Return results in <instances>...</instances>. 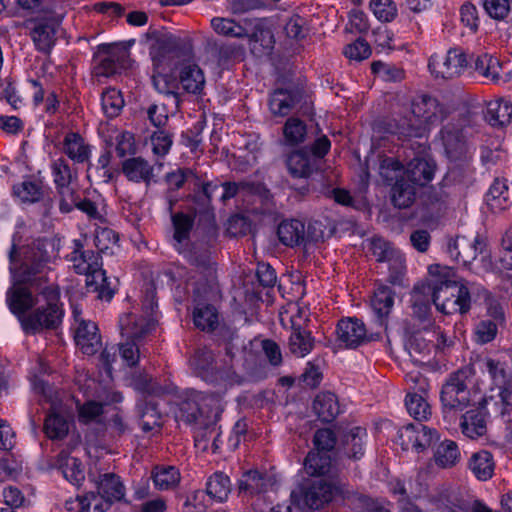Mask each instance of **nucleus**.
Here are the masks:
<instances>
[{
	"instance_id": "obj_1",
	"label": "nucleus",
	"mask_w": 512,
	"mask_h": 512,
	"mask_svg": "<svg viewBox=\"0 0 512 512\" xmlns=\"http://www.w3.org/2000/svg\"><path fill=\"white\" fill-rule=\"evenodd\" d=\"M411 117L395 120L392 133L401 138H420L424 136L429 125L442 122L449 115V109L437 98L429 94H419L411 101Z\"/></svg>"
},
{
	"instance_id": "obj_2",
	"label": "nucleus",
	"mask_w": 512,
	"mask_h": 512,
	"mask_svg": "<svg viewBox=\"0 0 512 512\" xmlns=\"http://www.w3.org/2000/svg\"><path fill=\"white\" fill-rule=\"evenodd\" d=\"M11 278L29 283L38 292L49 281L52 257L41 243H34L19 254L15 245L9 252Z\"/></svg>"
},
{
	"instance_id": "obj_3",
	"label": "nucleus",
	"mask_w": 512,
	"mask_h": 512,
	"mask_svg": "<svg viewBox=\"0 0 512 512\" xmlns=\"http://www.w3.org/2000/svg\"><path fill=\"white\" fill-rule=\"evenodd\" d=\"M222 411L220 395L194 393L181 401L176 418L197 429V437L206 438L208 432L215 431Z\"/></svg>"
},
{
	"instance_id": "obj_4",
	"label": "nucleus",
	"mask_w": 512,
	"mask_h": 512,
	"mask_svg": "<svg viewBox=\"0 0 512 512\" xmlns=\"http://www.w3.org/2000/svg\"><path fill=\"white\" fill-rule=\"evenodd\" d=\"M473 375L472 368L464 367L451 373L443 383L440 402L444 419L449 423L456 422L459 414L475 404L480 396L470 389Z\"/></svg>"
},
{
	"instance_id": "obj_5",
	"label": "nucleus",
	"mask_w": 512,
	"mask_h": 512,
	"mask_svg": "<svg viewBox=\"0 0 512 512\" xmlns=\"http://www.w3.org/2000/svg\"><path fill=\"white\" fill-rule=\"evenodd\" d=\"M73 250L67 255V260L75 273L86 276V285L93 287L99 293V298L110 300L114 295L106 272L102 269L99 253L85 250L80 240L73 241Z\"/></svg>"
},
{
	"instance_id": "obj_6",
	"label": "nucleus",
	"mask_w": 512,
	"mask_h": 512,
	"mask_svg": "<svg viewBox=\"0 0 512 512\" xmlns=\"http://www.w3.org/2000/svg\"><path fill=\"white\" fill-rule=\"evenodd\" d=\"M419 290L428 293L437 310L444 314H464L470 309L469 290L456 281L432 278L419 284Z\"/></svg>"
},
{
	"instance_id": "obj_7",
	"label": "nucleus",
	"mask_w": 512,
	"mask_h": 512,
	"mask_svg": "<svg viewBox=\"0 0 512 512\" xmlns=\"http://www.w3.org/2000/svg\"><path fill=\"white\" fill-rule=\"evenodd\" d=\"M44 301L22 319V328L26 333L36 334L43 330L57 329L64 316L60 301V289L57 284H49L38 292Z\"/></svg>"
},
{
	"instance_id": "obj_8",
	"label": "nucleus",
	"mask_w": 512,
	"mask_h": 512,
	"mask_svg": "<svg viewBox=\"0 0 512 512\" xmlns=\"http://www.w3.org/2000/svg\"><path fill=\"white\" fill-rule=\"evenodd\" d=\"M154 68L173 70L193 58L191 41L172 34L157 37L150 46Z\"/></svg>"
},
{
	"instance_id": "obj_9",
	"label": "nucleus",
	"mask_w": 512,
	"mask_h": 512,
	"mask_svg": "<svg viewBox=\"0 0 512 512\" xmlns=\"http://www.w3.org/2000/svg\"><path fill=\"white\" fill-rule=\"evenodd\" d=\"M214 31L226 37H248L249 47L254 55L261 56L270 53L272 49V35L269 31L259 29L249 34L240 24L229 18L216 17L211 20Z\"/></svg>"
},
{
	"instance_id": "obj_10",
	"label": "nucleus",
	"mask_w": 512,
	"mask_h": 512,
	"mask_svg": "<svg viewBox=\"0 0 512 512\" xmlns=\"http://www.w3.org/2000/svg\"><path fill=\"white\" fill-rule=\"evenodd\" d=\"M280 242L289 247L303 246L308 251L310 246L323 239L320 224H305L297 219L282 221L277 230Z\"/></svg>"
},
{
	"instance_id": "obj_11",
	"label": "nucleus",
	"mask_w": 512,
	"mask_h": 512,
	"mask_svg": "<svg viewBox=\"0 0 512 512\" xmlns=\"http://www.w3.org/2000/svg\"><path fill=\"white\" fill-rule=\"evenodd\" d=\"M428 66L436 77L453 79L464 72L468 66V59L462 49L452 48L445 55L431 56Z\"/></svg>"
},
{
	"instance_id": "obj_12",
	"label": "nucleus",
	"mask_w": 512,
	"mask_h": 512,
	"mask_svg": "<svg viewBox=\"0 0 512 512\" xmlns=\"http://www.w3.org/2000/svg\"><path fill=\"white\" fill-rule=\"evenodd\" d=\"M64 9L60 8L55 12L47 13L42 19L33 21L30 31L31 38L37 50L48 53L56 42V32L60 26Z\"/></svg>"
},
{
	"instance_id": "obj_13",
	"label": "nucleus",
	"mask_w": 512,
	"mask_h": 512,
	"mask_svg": "<svg viewBox=\"0 0 512 512\" xmlns=\"http://www.w3.org/2000/svg\"><path fill=\"white\" fill-rule=\"evenodd\" d=\"M487 240L476 234L473 237L456 236L450 239L447 251L457 262L464 265L472 263L478 255L487 254Z\"/></svg>"
},
{
	"instance_id": "obj_14",
	"label": "nucleus",
	"mask_w": 512,
	"mask_h": 512,
	"mask_svg": "<svg viewBox=\"0 0 512 512\" xmlns=\"http://www.w3.org/2000/svg\"><path fill=\"white\" fill-rule=\"evenodd\" d=\"M29 283L12 279V284L6 292V303L9 310L17 316L22 324L32 308L39 302V295H34Z\"/></svg>"
},
{
	"instance_id": "obj_15",
	"label": "nucleus",
	"mask_w": 512,
	"mask_h": 512,
	"mask_svg": "<svg viewBox=\"0 0 512 512\" xmlns=\"http://www.w3.org/2000/svg\"><path fill=\"white\" fill-rule=\"evenodd\" d=\"M471 407L465 409V413H460V427L462 433L471 439L483 436L487 431L486 426V403L483 396H479Z\"/></svg>"
},
{
	"instance_id": "obj_16",
	"label": "nucleus",
	"mask_w": 512,
	"mask_h": 512,
	"mask_svg": "<svg viewBox=\"0 0 512 512\" xmlns=\"http://www.w3.org/2000/svg\"><path fill=\"white\" fill-rule=\"evenodd\" d=\"M191 365L207 382H217L232 376V365L229 369L223 370L222 366L217 365L213 352L207 348H200L195 352Z\"/></svg>"
},
{
	"instance_id": "obj_17",
	"label": "nucleus",
	"mask_w": 512,
	"mask_h": 512,
	"mask_svg": "<svg viewBox=\"0 0 512 512\" xmlns=\"http://www.w3.org/2000/svg\"><path fill=\"white\" fill-rule=\"evenodd\" d=\"M155 326V320L147 311L145 316L129 312L119 318L120 333L123 339L142 341L155 329Z\"/></svg>"
},
{
	"instance_id": "obj_18",
	"label": "nucleus",
	"mask_w": 512,
	"mask_h": 512,
	"mask_svg": "<svg viewBox=\"0 0 512 512\" xmlns=\"http://www.w3.org/2000/svg\"><path fill=\"white\" fill-rule=\"evenodd\" d=\"M343 486L324 479L314 481L303 493V501L311 509H319L330 502L336 494L343 493Z\"/></svg>"
},
{
	"instance_id": "obj_19",
	"label": "nucleus",
	"mask_w": 512,
	"mask_h": 512,
	"mask_svg": "<svg viewBox=\"0 0 512 512\" xmlns=\"http://www.w3.org/2000/svg\"><path fill=\"white\" fill-rule=\"evenodd\" d=\"M336 334L338 342L350 349L370 340L364 323L357 318L341 319L337 324Z\"/></svg>"
},
{
	"instance_id": "obj_20",
	"label": "nucleus",
	"mask_w": 512,
	"mask_h": 512,
	"mask_svg": "<svg viewBox=\"0 0 512 512\" xmlns=\"http://www.w3.org/2000/svg\"><path fill=\"white\" fill-rule=\"evenodd\" d=\"M426 334L430 331H418L413 333L406 342V350L411 360L418 365H426L430 363L435 348L433 341L426 338Z\"/></svg>"
},
{
	"instance_id": "obj_21",
	"label": "nucleus",
	"mask_w": 512,
	"mask_h": 512,
	"mask_svg": "<svg viewBox=\"0 0 512 512\" xmlns=\"http://www.w3.org/2000/svg\"><path fill=\"white\" fill-rule=\"evenodd\" d=\"M289 174L294 178H308L318 169V160L306 148L291 152L286 158Z\"/></svg>"
},
{
	"instance_id": "obj_22",
	"label": "nucleus",
	"mask_w": 512,
	"mask_h": 512,
	"mask_svg": "<svg viewBox=\"0 0 512 512\" xmlns=\"http://www.w3.org/2000/svg\"><path fill=\"white\" fill-rule=\"evenodd\" d=\"M121 171L128 181L144 182L147 186L154 180V167L144 158L131 157L121 163Z\"/></svg>"
},
{
	"instance_id": "obj_23",
	"label": "nucleus",
	"mask_w": 512,
	"mask_h": 512,
	"mask_svg": "<svg viewBox=\"0 0 512 512\" xmlns=\"http://www.w3.org/2000/svg\"><path fill=\"white\" fill-rule=\"evenodd\" d=\"M75 341L82 353L89 356L97 353L102 347L98 327L91 321H80L76 330Z\"/></svg>"
},
{
	"instance_id": "obj_24",
	"label": "nucleus",
	"mask_w": 512,
	"mask_h": 512,
	"mask_svg": "<svg viewBox=\"0 0 512 512\" xmlns=\"http://www.w3.org/2000/svg\"><path fill=\"white\" fill-rule=\"evenodd\" d=\"M435 168L432 160L416 157L408 163L402 177L414 186H424L433 179Z\"/></svg>"
},
{
	"instance_id": "obj_25",
	"label": "nucleus",
	"mask_w": 512,
	"mask_h": 512,
	"mask_svg": "<svg viewBox=\"0 0 512 512\" xmlns=\"http://www.w3.org/2000/svg\"><path fill=\"white\" fill-rule=\"evenodd\" d=\"M179 68V84L183 90L191 94L201 93L205 85V77L200 67L191 59Z\"/></svg>"
},
{
	"instance_id": "obj_26",
	"label": "nucleus",
	"mask_w": 512,
	"mask_h": 512,
	"mask_svg": "<svg viewBox=\"0 0 512 512\" xmlns=\"http://www.w3.org/2000/svg\"><path fill=\"white\" fill-rule=\"evenodd\" d=\"M274 480L267 473L257 470L247 471L239 481V492L245 495H256L267 492L272 487Z\"/></svg>"
},
{
	"instance_id": "obj_27",
	"label": "nucleus",
	"mask_w": 512,
	"mask_h": 512,
	"mask_svg": "<svg viewBox=\"0 0 512 512\" xmlns=\"http://www.w3.org/2000/svg\"><path fill=\"white\" fill-rule=\"evenodd\" d=\"M474 71L486 82L499 83L502 79V63L490 54L484 53L474 59Z\"/></svg>"
},
{
	"instance_id": "obj_28",
	"label": "nucleus",
	"mask_w": 512,
	"mask_h": 512,
	"mask_svg": "<svg viewBox=\"0 0 512 512\" xmlns=\"http://www.w3.org/2000/svg\"><path fill=\"white\" fill-rule=\"evenodd\" d=\"M64 153L75 163L88 162L91 156V148L83 137L75 132H69L63 140Z\"/></svg>"
},
{
	"instance_id": "obj_29",
	"label": "nucleus",
	"mask_w": 512,
	"mask_h": 512,
	"mask_svg": "<svg viewBox=\"0 0 512 512\" xmlns=\"http://www.w3.org/2000/svg\"><path fill=\"white\" fill-rule=\"evenodd\" d=\"M98 494L102 499L120 501L125 495V487L114 473L100 474L95 480Z\"/></svg>"
},
{
	"instance_id": "obj_30",
	"label": "nucleus",
	"mask_w": 512,
	"mask_h": 512,
	"mask_svg": "<svg viewBox=\"0 0 512 512\" xmlns=\"http://www.w3.org/2000/svg\"><path fill=\"white\" fill-rule=\"evenodd\" d=\"M313 411L323 422H332L340 413L338 398L331 392H320L316 395Z\"/></svg>"
},
{
	"instance_id": "obj_31",
	"label": "nucleus",
	"mask_w": 512,
	"mask_h": 512,
	"mask_svg": "<svg viewBox=\"0 0 512 512\" xmlns=\"http://www.w3.org/2000/svg\"><path fill=\"white\" fill-rule=\"evenodd\" d=\"M485 120L493 127H504L512 118V105L503 99H494L487 103Z\"/></svg>"
},
{
	"instance_id": "obj_32",
	"label": "nucleus",
	"mask_w": 512,
	"mask_h": 512,
	"mask_svg": "<svg viewBox=\"0 0 512 512\" xmlns=\"http://www.w3.org/2000/svg\"><path fill=\"white\" fill-rule=\"evenodd\" d=\"M128 58L127 50L119 47H109L107 55L97 67V75L108 77L117 73L119 69L127 67Z\"/></svg>"
},
{
	"instance_id": "obj_33",
	"label": "nucleus",
	"mask_w": 512,
	"mask_h": 512,
	"mask_svg": "<svg viewBox=\"0 0 512 512\" xmlns=\"http://www.w3.org/2000/svg\"><path fill=\"white\" fill-rule=\"evenodd\" d=\"M394 304V292L388 286H379L373 294L371 299V307L382 326L391 312Z\"/></svg>"
},
{
	"instance_id": "obj_34",
	"label": "nucleus",
	"mask_w": 512,
	"mask_h": 512,
	"mask_svg": "<svg viewBox=\"0 0 512 512\" xmlns=\"http://www.w3.org/2000/svg\"><path fill=\"white\" fill-rule=\"evenodd\" d=\"M298 101L297 93L286 89H276L270 96L269 108L275 116H286Z\"/></svg>"
},
{
	"instance_id": "obj_35",
	"label": "nucleus",
	"mask_w": 512,
	"mask_h": 512,
	"mask_svg": "<svg viewBox=\"0 0 512 512\" xmlns=\"http://www.w3.org/2000/svg\"><path fill=\"white\" fill-rule=\"evenodd\" d=\"M494 468L493 456L486 450L474 453L469 460V469L481 481L490 479L493 476Z\"/></svg>"
},
{
	"instance_id": "obj_36",
	"label": "nucleus",
	"mask_w": 512,
	"mask_h": 512,
	"mask_svg": "<svg viewBox=\"0 0 512 512\" xmlns=\"http://www.w3.org/2000/svg\"><path fill=\"white\" fill-rule=\"evenodd\" d=\"M415 195L416 186L401 177L391 189V202L399 209L408 208L414 202Z\"/></svg>"
},
{
	"instance_id": "obj_37",
	"label": "nucleus",
	"mask_w": 512,
	"mask_h": 512,
	"mask_svg": "<svg viewBox=\"0 0 512 512\" xmlns=\"http://www.w3.org/2000/svg\"><path fill=\"white\" fill-rule=\"evenodd\" d=\"M171 221L174 228L173 238L176 241L175 247L181 253L183 252V243L189 240L190 232L194 225V217L178 212L172 214Z\"/></svg>"
},
{
	"instance_id": "obj_38",
	"label": "nucleus",
	"mask_w": 512,
	"mask_h": 512,
	"mask_svg": "<svg viewBox=\"0 0 512 512\" xmlns=\"http://www.w3.org/2000/svg\"><path fill=\"white\" fill-rule=\"evenodd\" d=\"M461 453L454 441L445 440L441 442L435 452L434 461L435 463L444 469L454 467L460 461Z\"/></svg>"
},
{
	"instance_id": "obj_39",
	"label": "nucleus",
	"mask_w": 512,
	"mask_h": 512,
	"mask_svg": "<svg viewBox=\"0 0 512 512\" xmlns=\"http://www.w3.org/2000/svg\"><path fill=\"white\" fill-rule=\"evenodd\" d=\"M314 347V338L306 329L291 330L289 337V351L296 357H305Z\"/></svg>"
},
{
	"instance_id": "obj_40",
	"label": "nucleus",
	"mask_w": 512,
	"mask_h": 512,
	"mask_svg": "<svg viewBox=\"0 0 512 512\" xmlns=\"http://www.w3.org/2000/svg\"><path fill=\"white\" fill-rule=\"evenodd\" d=\"M195 326L202 331H213L218 326V312L213 305L198 304L193 311Z\"/></svg>"
},
{
	"instance_id": "obj_41",
	"label": "nucleus",
	"mask_w": 512,
	"mask_h": 512,
	"mask_svg": "<svg viewBox=\"0 0 512 512\" xmlns=\"http://www.w3.org/2000/svg\"><path fill=\"white\" fill-rule=\"evenodd\" d=\"M427 393L409 392L406 396L405 405L408 413L418 421L429 419L431 416V407L427 402L425 395Z\"/></svg>"
},
{
	"instance_id": "obj_42",
	"label": "nucleus",
	"mask_w": 512,
	"mask_h": 512,
	"mask_svg": "<svg viewBox=\"0 0 512 512\" xmlns=\"http://www.w3.org/2000/svg\"><path fill=\"white\" fill-rule=\"evenodd\" d=\"M230 491V479L223 472H215L209 477L206 492L212 499L222 502L227 499Z\"/></svg>"
},
{
	"instance_id": "obj_43",
	"label": "nucleus",
	"mask_w": 512,
	"mask_h": 512,
	"mask_svg": "<svg viewBox=\"0 0 512 512\" xmlns=\"http://www.w3.org/2000/svg\"><path fill=\"white\" fill-rule=\"evenodd\" d=\"M13 194L22 202L35 203L43 198L44 189L39 181L25 180L13 186Z\"/></svg>"
},
{
	"instance_id": "obj_44",
	"label": "nucleus",
	"mask_w": 512,
	"mask_h": 512,
	"mask_svg": "<svg viewBox=\"0 0 512 512\" xmlns=\"http://www.w3.org/2000/svg\"><path fill=\"white\" fill-rule=\"evenodd\" d=\"M69 431L66 418L57 412H50L44 422V432L52 440L63 439Z\"/></svg>"
},
{
	"instance_id": "obj_45",
	"label": "nucleus",
	"mask_w": 512,
	"mask_h": 512,
	"mask_svg": "<svg viewBox=\"0 0 512 512\" xmlns=\"http://www.w3.org/2000/svg\"><path fill=\"white\" fill-rule=\"evenodd\" d=\"M155 486L160 490L175 487L180 481V473L174 466H157L152 472Z\"/></svg>"
},
{
	"instance_id": "obj_46",
	"label": "nucleus",
	"mask_w": 512,
	"mask_h": 512,
	"mask_svg": "<svg viewBox=\"0 0 512 512\" xmlns=\"http://www.w3.org/2000/svg\"><path fill=\"white\" fill-rule=\"evenodd\" d=\"M307 310L297 303H290L280 313V321L283 326L290 324L291 330L305 329L307 322Z\"/></svg>"
},
{
	"instance_id": "obj_47",
	"label": "nucleus",
	"mask_w": 512,
	"mask_h": 512,
	"mask_svg": "<svg viewBox=\"0 0 512 512\" xmlns=\"http://www.w3.org/2000/svg\"><path fill=\"white\" fill-rule=\"evenodd\" d=\"M58 463L64 478L73 485H79L84 480L81 462L77 458L60 454Z\"/></svg>"
},
{
	"instance_id": "obj_48",
	"label": "nucleus",
	"mask_w": 512,
	"mask_h": 512,
	"mask_svg": "<svg viewBox=\"0 0 512 512\" xmlns=\"http://www.w3.org/2000/svg\"><path fill=\"white\" fill-rule=\"evenodd\" d=\"M378 172L380 177L386 183L400 180L403 176V165L394 157L379 156Z\"/></svg>"
},
{
	"instance_id": "obj_49",
	"label": "nucleus",
	"mask_w": 512,
	"mask_h": 512,
	"mask_svg": "<svg viewBox=\"0 0 512 512\" xmlns=\"http://www.w3.org/2000/svg\"><path fill=\"white\" fill-rule=\"evenodd\" d=\"M162 423V414L158 410L157 403L154 401L145 402L140 408V426L143 431L149 432L154 428L160 427Z\"/></svg>"
},
{
	"instance_id": "obj_50",
	"label": "nucleus",
	"mask_w": 512,
	"mask_h": 512,
	"mask_svg": "<svg viewBox=\"0 0 512 512\" xmlns=\"http://www.w3.org/2000/svg\"><path fill=\"white\" fill-rule=\"evenodd\" d=\"M304 468L307 474L312 476H322L330 473L331 459L330 457L318 453L310 452L304 461Z\"/></svg>"
},
{
	"instance_id": "obj_51",
	"label": "nucleus",
	"mask_w": 512,
	"mask_h": 512,
	"mask_svg": "<svg viewBox=\"0 0 512 512\" xmlns=\"http://www.w3.org/2000/svg\"><path fill=\"white\" fill-rule=\"evenodd\" d=\"M101 104L104 113L110 117H116L124 106L121 92L115 88H108L102 93Z\"/></svg>"
},
{
	"instance_id": "obj_52",
	"label": "nucleus",
	"mask_w": 512,
	"mask_h": 512,
	"mask_svg": "<svg viewBox=\"0 0 512 512\" xmlns=\"http://www.w3.org/2000/svg\"><path fill=\"white\" fill-rule=\"evenodd\" d=\"M367 251L377 262H388L397 252L391 244L382 238L374 237L367 240Z\"/></svg>"
},
{
	"instance_id": "obj_53",
	"label": "nucleus",
	"mask_w": 512,
	"mask_h": 512,
	"mask_svg": "<svg viewBox=\"0 0 512 512\" xmlns=\"http://www.w3.org/2000/svg\"><path fill=\"white\" fill-rule=\"evenodd\" d=\"M167 71L168 70H157L154 68V74L152 76L153 85L159 93L171 95L177 99L178 93L176 90L178 83Z\"/></svg>"
},
{
	"instance_id": "obj_54",
	"label": "nucleus",
	"mask_w": 512,
	"mask_h": 512,
	"mask_svg": "<svg viewBox=\"0 0 512 512\" xmlns=\"http://www.w3.org/2000/svg\"><path fill=\"white\" fill-rule=\"evenodd\" d=\"M59 195V209L63 213H69L80 201L81 195L76 187V183L64 185L56 188Z\"/></svg>"
},
{
	"instance_id": "obj_55",
	"label": "nucleus",
	"mask_w": 512,
	"mask_h": 512,
	"mask_svg": "<svg viewBox=\"0 0 512 512\" xmlns=\"http://www.w3.org/2000/svg\"><path fill=\"white\" fill-rule=\"evenodd\" d=\"M366 435V430L361 427H354L344 435V445L351 446V449L347 451L350 458L359 459L363 455V438Z\"/></svg>"
},
{
	"instance_id": "obj_56",
	"label": "nucleus",
	"mask_w": 512,
	"mask_h": 512,
	"mask_svg": "<svg viewBox=\"0 0 512 512\" xmlns=\"http://www.w3.org/2000/svg\"><path fill=\"white\" fill-rule=\"evenodd\" d=\"M306 132L305 123L294 117L289 118L283 127L285 140L290 145H297L303 142Z\"/></svg>"
},
{
	"instance_id": "obj_57",
	"label": "nucleus",
	"mask_w": 512,
	"mask_h": 512,
	"mask_svg": "<svg viewBox=\"0 0 512 512\" xmlns=\"http://www.w3.org/2000/svg\"><path fill=\"white\" fill-rule=\"evenodd\" d=\"M419 284L416 285L412 293V308L413 315L416 316L420 321L425 322L429 319L430 315V295L423 293L421 290L418 291Z\"/></svg>"
},
{
	"instance_id": "obj_58",
	"label": "nucleus",
	"mask_w": 512,
	"mask_h": 512,
	"mask_svg": "<svg viewBox=\"0 0 512 512\" xmlns=\"http://www.w3.org/2000/svg\"><path fill=\"white\" fill-rule=\"evenodd\" d=\"M52 174L56 188L72 184L77 179V174L72 173L69 164L63 158H59L52 163Z\"/></svg>"
},
{
	"instance_id": "obj_59",
	"label": "nucleus",
	"mask_w": 512,
	"mask_h": 512,
	"mask_svg": "<svg viewBox=\"0 0 512 512\" xmlns=\"http://www.w3.org/2000/svg\"><path fill=\"white\" fill-rule=\"evenodd\" d=\"M165 180L170 191L182 188L185 183H193L194 186L198 185V178L190 169H177L168 173Z\"/></svg>"
},
{
	"instance_id": "obj_60",
	"label": "nucleus",
	"mask_w": 512,
	"mask_h": 512,
	"mask_svg": "<svg viewBox=\"0 0 512 512\" xmlns=\"http://www.w3.org/2000/svg\"><path fill=\"white\" fill-rule=\"evenodd\" d=\"M141 341L138 339H123L118 344L120 356L130 367L135 366L140 358V345Z\"/></svg>"
},
{
	"instance_id": "obj_61",
	"label": "nucleus",
	"mask_w": 512,
	"mask_h": 512,
	"mask_svg": "<svg viewBox=\"0 0 512 512\" xmlns=\"http://www.w3.org/2000/svg\"><path fill=\"white\" fill-rule=\"evenodd\" d=\"M370 8L375 17L382 22H390L397 15V8L392 0H371Z\"/></svg>"
},
{
	"instance_id": "obj_62",
	"label": "nucleus",
	"mask_w": 512,
	"mask_h": 512,
	"mask_svg": "<svg viewBox=\"0 0 512 512\" xmlns=\"http://www.w3.org/2000/svg\"><path fill=\"white\" fill-rule=\"evenodd\" d=\"M441 135L448 154L452 157H456L463 153L464 142L459 131H453L445 128L441 131Z\"/></svg>"
},
{
	"instance_id": "obj_63",
	"label": "nucleus",
	"mask_w": 512,
	"mask_h": 512,
	"mask_svg": "<svg viewBox=\"0 0 512 512\" xmlns=\"http://www.w3.org/2000/svg\"><path fill=\"white\" fill-rule=\"evenodd\" d=\"M498 324L490 319L479 321L474 329L475 339L480 344H486L495 339Z\"/></svg>"
},
{
	"instance_id": "obj_64",
	"label": "nucleus",
	"mask_w": 512,
	"mask_h": 512,
	"mask_svg": "<svg viewBox=\"0 0 512 512\" xmlns=\"http://www.w3.org/2000/svg\"><path fill=\"white\" fill-rule=\"evenodd\" d=\"M484 8L496 20L505 19L512 11V0H485Z\"/></svg>"
}]
</instances>
